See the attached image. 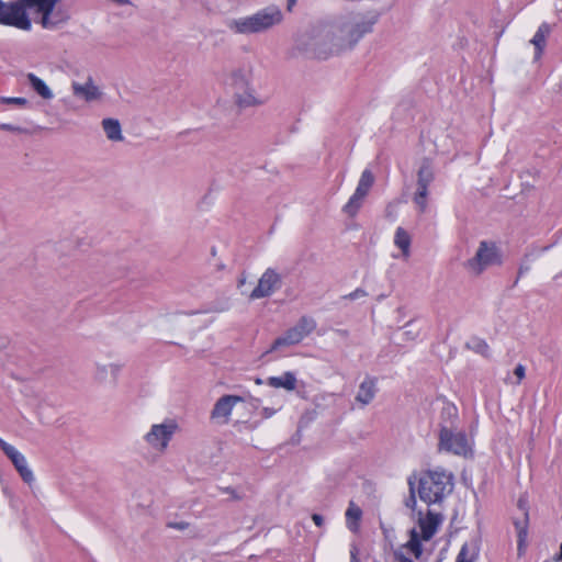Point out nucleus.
<instances>
[{"instance_id":"nucleus-1","label":"nucleus","mask_w":562,"mask_h":562,"mask_svg":"<svg viewBox=\"0 0 562 562\" xmlns=\"http://www.w3.org/2000/svg\"><path fill=\"white\" fill-rule=\"evenodd\" d=\"M379 20V13L349 12L330 25H317L297 35L295 49L306 58L327 59L353 48Z\"/></svg>"},{"instance_id":"nucleus-2","label":"nucleus","mask_w":562,"mask_h":562,"mask_svg":"<svg viewBox=\"0 0 562 562\" xmlns=\"http://www.w3.org/2000/svg\"><path fill=\"white\" fill-rule=\"evenodd\" d=\"M57 0H0V25L15 27L22 31L32 30V21L27 10H34L41 14L40 23L44 29L54 30L65 22L67 16H58L54 13Z\"/></svg>"},{"instance_id":"nucleus-3","label":"nucleus","mask_w":562,"mask_h":562,"mask_svg":"<svg viewBox=\"0 0 562 562\" xmlns=\"http://www.w3.org/2000/svg\"><path fill=\"white\" fill-rule=\"evenodd\" d=\"M283 20L282 11L277 5L266 7L256 13L231 20L227 27L235 34L250 35L266 32Z\"/></svg>"},{"instance_id":"nucleus-4","label":"nucleus","mask_w":562,"mask_h":562,"mask_svg":"<svg viewBox=\"0 0 562 562\" xmlns=\"http://www.w3.org/2000/svg\"><path fill=\"white\" fill-rule=\"evenodd\" d=\"M453 490V475L446 470H429L418 482L419 498L428 505L440 504Z\"/></svg>"},{"instance_id":"nucleus-5","label":"nucleus","mask_w":562,"mask_h":562,"mask_svg":"<svg viewBox=\"0 0 562 562\" xmlns=\"http://www.w3.org/2000/svg\"><path fill=\"white\" fill-rule=\"evenodd\" d=\"M502 263V257L496 245L492 241L482 240L475 255L465 261L464 267L474 276H480L492 266Z\"/></svg>"},{"instance_id":"nucleus-6","label":"nucleus","mask_w":562,"mask_h":562,"mask_svg":"<svg viewBox=\"0 0 562 562\" xmlns=\"http://www.w3.org/2000/svg\"><path fill=\"white\" fill-rule=\"evenodd\" d=\"M316 328V321L311 316H302L297 323L289 328L282 336L278 337L269 351L278 350L282 347H289L300 344L305 337L312 334Z\"/></svg>"},{"instance_id":"nucleus-7","label":"nucleus","mask_w":562,"mask_h":562,"mask_svg":"<svg viewBox=\"0 0 562 562\" xmlns=\"http://www.w3.org/2000/svg\"><path fill=\"white\" fill-rule=\"evenodd\" d=\"M438 447L441 451L463 457H467L472 451L465 432L459 429H440Z\"/></svg>"},{"instance_id":"nucleus-8","label":"nucleus","mask_w":562,"mask_h":562,"mask_svg":"<svg viewBox=\"0 0 562 562\" xmlns=\"http://www.w3.org/2000/svg\"><path fill=\"white\" fill-rule=\"evenodd\" d=\"M177 429L178 425L172 419H168L161 424H154L144 436V440L154 450L164 453Z\"/></svg>"},{"instance_id":"nucleus-9","label":"nucleus","mask_w":562,"mask_h":562,"mask_svg":"<svg viewBox=\"0 0 562 562\" xmlns=\"http://www.w3.org/2000/svg\"><path fill=\"white\" fill-rule=\"evenodd\" d=\"M252 78V68L250 66H243L233 69L228 76L229 85L233 86L236 91L244 92V97L238 95V103L244 106L257 104L256 98L252 94L250 81Z\"/></svg>"},{"instance_id":"nucleus-10","label":"nucleus","mask_w":562,"mask_h":562,"mask_svg":"<svg viewBox=\"0 0 562 562\" xmlns=\"http://www.w3.org/2000/svg\"><path fill=\"white\" fill-rule=\"evenodd\" d=\"M435 179V172L429 159L425 158L417 171L416 192L413 201L419 212L424 213L427 209L428 187Z\"/></svg>"},{"instance_id":"nucleus-11","label":"nucleus","mask_w":562,"mask_h":562,"mask_svg":"<svg viewBox=\"0 0 562 562\" xmlns=\"http://www.w3.org/2000/svg\"><path fill=\"white\" fill-rule=\"evenodd\" d=\"M282 283L281 276L272 268H268L260 277L257 286L249 294L250 300L270 296Z\"/></svg>"},{"instance_id":"nucleus-12","label":"nucleus","mask_w":562,"mask_h":562,"mask_svg":"<svg viewBox=\"0 0 562 562\" xmlns=\"http://www.w3.org/2000/svg\"><path fill=\"white\" fill-rule=\"evenodd\" d=\"M0 448L3 453L11 460L22 480L25 483L31 484L34 481V475L32 470L27 467L25 457L12 445L5 442L2 438H0Z\"/></svg>"},{"instance_id":"nucleus-13","label":"nucleus","mask_w":562,"mask_h":562,"mask_svg":"<svg viewBox=\"0 0 562 562\" xmlns=\"http://www.w3.org/2000/svg\"><path fill=\"white\" fill-rule=\"evenodd\" d=\"M239 402H243V398L237 395H224L220 397L211 412V418L222 420V423L226 424L233 407Z\"/></svg>"},{"instance_id":"nucleus-14","label":"nucleus","mask_w":562,"mask_h":562,"mask_svg":"<svg viewBox=\"0 0 562 562\" xmlns=\"http://www.w3.org/2000/svg\"><path fill=\"white\" fill-rule=\"evenodd\" d=\"M71 90L75 97L86 102L98 101L103 95L102 91L94 83L92 77H88L85 83L74 81L71 83Z\"/></svg>"},{"instance_id":"nucleus-15","label":"nucleus","mask_w":562,"mask_h":562,"mask_svg":"<svg viewBox=\"0 0 562 562\" xmlns=\"http://www.w3.org/2000/svg\"><path fill=\"white\" fill-rule=\"evenodd\" d=\"M442 520L443 516L440 513L428 510L426 516H422V513H419L418 525L422 531V539L425 541L430 540Z\"/></svg>"},{"instance_id":"nucleus-16","label":"nucleus","mask_w":562,"mask_h":562,"mask_svg":"<svg viewBox=\"0 0 562 562\" xmlns=\"http://www.w3.org/2000/svg\"><path fill=\"white\" fill-rule=\"evenodd\" d=\"M121 366L117 363H106L95 366L94 380L102 384L115 385Z\"/></svg>"},{"instance_id":"nucleus-17","label":"nucleus","mask_w":562,"mask_h":562,"mask_svg":"<svg viewBox=\"0 0 562 562\" xmlns=\"http://www.w3.org/2000/svg\"><path fill=\"white\" fill-rule=\"evenodd\" d=\"M459 414L456 405L445 403L440 413V429L453 430L458 429Z\"/></svg>"},{"instance_id":"nucleus-18","label":"nucleus","mask_w":562,"mask_h":562,"mask_svg":"<svg viewBox=\"0 0 562 562\" xmlns=\"http://www.w3.org/2000/svg\"><path fill=\"white\" fill-rule=\"evenodd\" d=\"M376 394V383L374 379L367 378L360 385L356 396V401L362 406L370 404Z\"/></svg>"},{"instance_id":"nucleus-19","label":"nucleus","mask_w":562,"mask_h":562,"mask_svg":"<svg viewBox=\"0 0 562 562\" xmlns=\"http://www.w3.org/2000/svg\"><path fill=\"white\" fill-rule=\"evenodd\" d=\"M551 32V27L548 23H542L533 37L531 38L530 43L535 46L536 53H535V59H539L543 53V49L547 44V37Z\"/></svg>"},{"instance_id":"nucleus-20","label":"nucleus","mask_w":562,"mask_h":562,"mask_svg":"<svg viewBox=\"0 0 562 562\" xmlns=\"http://www.w3.org/2000/svg\"><path fill=\"white\" fill-rule=\"evenodd\" d=\"M101 125L109 140L122 142L124 139L119 120L103 119Z\"/></svg>"},{"instance_id":"nucleus-21","label":"nucleus","mask_w":562,"mask_h":562,"mask_svg":"<svg viewBox=\"0 0 562 562\" xmlns=\"http://www.w3.org/2000/svg\"><path fill=\"white\" fill-rule=\"evenodd\" d=\"M267 383L276 389L282 387L286 391H293L296 387V378L292 372H285L281 376H270Z\"/></svg>"},{"instance_id":"nucleus-22","label":"nucleus","mask_w":562,"mask_h":562,"mask_svg":"<svg viewBox=\"0 0 562 562\" xmlns=\"http://www.w3.org/2000/svg\"><path fill=\"white\" fill-rule=\"evenodd\" d=\"M29 85L31 88L43 99L50 100L54 98L53 91L49 89V87L37 76H35L32 72H29L26 75Z\"/></svg>"},{"instance_id":"nucleus-23","label":"nucleus","mask_w":562,"mask_h":562,"mask_svg":"<svg viewBox=\"0 0 562 562\" xmlns=\"http://www.w3.org/2000/svg\"><path fill=\"white\" fill-rule=\"evenodd\" d=\"M411 243L412 239L409 234L403 227H397L394 236V244L402 250L404 258L409 257Z\"/></svg>"},{"instance_id":"nucleus-24","label":"nucleus","mask_w":562,"mask_h":562,"mask_svg":"<svg viewBox=\"0 0 562 562\" xmlns=\"http://www.w3.org/2000/svg\"><path fill=\"white\" fill-rule=\"evenodd\" d=\"M479 546L475 541L464 543L457 557L456 562H475L479 558Z\"/></svg>"},{"instance_id":"nucleus-25","label":"nucleus","mask_w":562,"mask_h":562,"mask_svg":"<svg viewBox=\"0 0 562 562\" xmlns=\"http://www.w3.org/2000/svg\"><path fill=\"white\" fill-rule=\"evenodd\" d=\"M362 516V510L353 503L350 502L347 510H346V518H347V526L351 531H356L358 528V521L360 520Z\"/></svg>"},{"instance_id":"nucleus-26","label":"nucleus","mask_w":562,"mask_h":562,"mask_svg":"<svg viewBox=\"0 0 562 562\" xmlns=\"http://www.w3.org/2000/svg\"><path fill=\"white\" fill-rule=\"evenodd\" d=\"M420 537L416 529H412L409 531V540L405 544V548H407L416 559H419L423 553Z\"/></svg>"},{"instance_id":"nucleus-27","label":"nucleus","mask_w":562,"mask_h":562,"mask_svg":"<svg viewBox=\"0 0 562 562\" xmlns=\"http://www.w3.org/2000/svg\"><path fill=\"white\" fill-rule=\"evenodd\" d=\"M515 527L518 537V555H522L526 547V539L528 536L526 521H515Z\"/></svg>"},{"instance_id":"nucleus-28","label":"nucleus","mask_w":562,"mask_h":562,"mask_svg":"<svg viewBox=\"0 0 562 562\" xmlns=\"http://www.w3.org/2000/svg\"><path fill=\"white\" fill-rule=\"evenodd\" d=\"M364 200H361L360 198L356 196L355 194L351 195L349 201L344 206L342 211L349 216L353 217L362 206Z\"/></svg>"},{"instance_id":"nucleus-29","label":"nucleus","mask_w":562,"mask_h":562,"mask_svg":"<svg viewBox=\"0 0 562 562\" xmlns=\"http://www.w3.org/2000/svg\"><path fill=\"white\" fill-rule=\"evenodd\" d=\"M467 347L477 353L487 355L488 345L485 340L480 338H472L469 342H467Z\"/></svg>"},{"instance_id":"nucleus-30","label":"nucleus","mask_w":562,"mask_h":562,"mask_svg":"<svg viewBox=\"0 0 562 562\" xmlns=\"http://www.w3.org/2000/svg\"><path fill=\"white\" fill-rule=\"evenodd\" d=\"M373 182H374L373 173L370 170L366 169L362 172V175L360 177V180H359V183H358L357 187H359V188L366 190L367 192H369L371 187L373 186Z\"/></svg>"},{"instance_id":"nucleus-31","label":"nucleus","mask_w":562,"mask_h":562,"mask_svg":"<svg viewBox=\"0 0 562 562\" xmlns=\"http://www.w3.org/2000/svg\"><path fill=\"white\" fill-rule=\"evenodd\" d=\"M0 103H3V104H14V105H19V106H25V105L29 104V101L25 98H7V97H1L0 98Z\"/></svg>"},{"instance_id":"nucleus-32","label":"nucleus","mask_w":562,"mask_h":562,"mask_svg":"<svg viewBox=\"0 0 562 562\" xmlns=\"http://www.w3.org/2000/svg\"><path fill=\"white\" fill-rule=\"evenodd\" d=\"M408 484H409V497L405 501V505L406 507L411 508V509H414L415 506H416V497H415V488H414V483L412 482V480L408 481Z\"/></svg>"},{"instance_id":"nucleus-33","label":"nucleus","mask_w":562,"mask_h":562,"mask_svg":"<svg viewBox=\"0 0 562 562\" xmlns=\"http://www.w3.org/2000/svg\"><path fill=\"white\" fill-rule=\"evenodd\" d=\"M0 130L8 131V132H14V133H22V132H24V130L22 127L15 126V125H12V124H7V123H0Z\"/></svg>"},{"instance_id":"nucleus-34","label":"nucleus","mask_w":562,"mask_h":562,"mask_svg":"<svg viewBox=\"0 0 562 562\" xmlns=\"http://www.w3.org/2000/svg\"><path fill=\"white\" fill-rule=\"evenodd\" d=\"M367 295L366 291L362 289H357L353 292L349 293L346 297L349 300H357L360 297H364Z\"/></svg>"},{"instance_id":"nucleus-35","label":"nucleus","mask_w":562,"mask_h":562,"mask_svg":"<svg viewBox=\"0 0 562 562\" xmlns=\"http://www.w3.org/2000/svg\"><path fill=\"white\" fill-rule=\"evenodd\" d=\"M514 374L518 379L517 383H519L525 378V367L522 364H518L514 370Z\"/></svg>"},{"instance_id":"nucleus-36","label":"nucleus","mask_w":562,"mask_h":562,"mask_svg":"<svg viewBox=\"0 0 562 562\" xmlns=\"http://www.w3.org/2000/svg\"><path fill=\"white\" fill-rule=\"evenodd\" d=\"M168 527L178 529V530H184L189 527V524L186 521H176V522H169Z\"/></svg>"},{"instance_id":"nucleus-37","label":"nucleus","mask_w":562,"mask_h":562,"mask_svg":"<svg viewBox=\"0 0 562 562\" xmlns=\"http://www.w3.org/2000/svg\"><path fill=\"white\" fill-rule=\"evenodd\" d=\"M409 326H411L409 324H406V325L404 326V329H405V330H404V333H403V334H404L405 336H407V339L413 340V339H415V337L417 336V333H416V331H413V330H411V329H408V327H409Z\"/></svg>"},{"instance_id":"nucleus-38","label":"nucleus","mask_w":562,"mask_h":562,"mask_svg":"<svg viewBox=\"0 0 562 562\" xmlns=\"http://www.w3.org/2000/svg\"><path fill=\"white\" fill-rule=\"evenodd\" d=\"M276 412L277 411L274 408L265 407L261 411V416L263 418H270L271 416H273L276 414Z\"/></svg>"},{"instance_id":"nucleus-39","label":"nucleus","mask_w":562,"mask_h":562,"mask_svg":"<svg viewBox=\"0 0 562 562\" xmlns=\"http://www.w3.org/2000/svg\"><path fill=\"white\" fill-rule=\"evenodd\" d=\"M312 519L317 527H322L324 525V518L318 514H313Z\"/></svg>"},{"instance_id":"nucleus-40","label":"nucleus","mask_w":562,"mask_h":562,"mask_svg":"<svg viewBox=\"0 0 562 562\" xmlns=\"http://www.w3.org/2000/svg\"><path fill=\"white\" fill-rule=\"evenodd\" d=\"M368 193H369V192H367L366 190H363V189H361V188L357 187V189H356V191H355V193H353V194H355L356 196L360 198L361 200H364V199H366V196L368 195Z\"/></svg>"},{"instance_id":"nucleus-41","label":"nucleus","mask_w":562,"mask_h":562,"mask_svg":"<svg viewBox=\"0 0 562 562\" xmlns=\"http://www.w3.org/2000/svg\"><path fill=\"white\" fill-rule=\"evenodd\" d=\"M357 554H358L357 548H352V550L350 551L351 562H359Z\"/></svg>"},{"instance_id":"nucleus-42","label":"nucleus","mask_w":562,"mask_h":562,"mask_svg":"<svg viewBox=\"0 0 562 562\" xmlns=\"http://www.w3.org/2000/svg\"><path fill=\"white\" fill-rule=\"evenodd\" d=\"M245 283H246V277L244 274H241L240 278L238 279L237 286L241 288Z\"/></svg>"},{"instance_id":"nucleus-43","label":"nucleus","mask_w":562,"mask_h":562,"mask_svg":"<svg viewBox=\"0 0 562 562\" xmlns=\"http://www.w3.org/2000/svg\"><path fill=\"white\" fill-rule=\"evenodd\" d=\"M553 561H562V543L560 544V552L555 557H553Z\"/></svg>"},{"instance_id":"nucleus-44","label":"nucleus","mask_w":562,"mask_h":562,"mask_svg":"<svg viewBox=\"0 0 562 562\" xmlns=\"http://www.w3.org/2000/svg\"><path fill=\"white\" fill-rule=\"evenodd\" d=\"M225 492L226 493H229L234 498L238 499L239 497L237 495H235V492L232 487H226L225 488Z\"/></svg>"},{"instance_id":"nucleus-45","label":"nucleus","mask_w":562,"mask_h":562,"mask_svg":"<svg viewBox=\"0 0 562 562\" xmlns=\"http://www.w3.org/2000/svg\"><path fill=\"white\" fill-rule=\"evenodd\" d=\"M225 492L226 493H229L234 498L238 499L239 497L237 495H235V492L232 487H226L225 488Z\"/></svg>"},{"instance_id":"nucleus-46","label":"nucleus","mask_w":562,"mask_h":562,"mask_svg":"<svg viewBox=\"0 0 562 562\" xmlns=\"http://www.w3.org/2000/svg\"><path fill=\"white\" fill-rule=\"evenodd\" d=\"M286 1H288V10H291L297 0H286Z\"/></svg>"},{"instance_id":"nucleus-47","label":"nucleus","mask_w":562,"mask_h":562,"mask_svg":"<svg viewBox=\"0 0 562 562\" xmlns=\"http://www.w3.org/2000/svg\"><path fill=\"white\" fill-rule=\"evenodd\" d=\"M256 383H257V384H261V383H262L261 379H257V380H256Z\"/></svg>"}]
</instances>
